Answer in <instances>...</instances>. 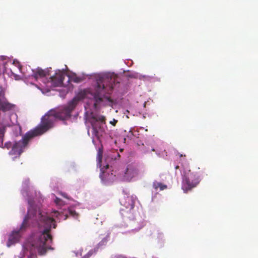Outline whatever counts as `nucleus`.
<instances>
[{
  "mask_svg": "<svg viewBox=\"0 0 258 258\" xmlns=\"http://www.w3.org/2000/svg\"><path fill=\"white\" fill-rule=\"evenodd\" d=\"M80 99L74 97L67 105L50 110L41 118V123L33 130L27 132L22 140L16 142L12 147L9 154L13 156L12 159H19L21 154L26 148L29 142L33 138L41 135L53 126L56 119L65 120L71 117L72 112L76 107Z\"/></svg>",
  "mask_w": 258,
  "mask_h": 258,
  "instance_id": "f257e3e1",
  "label": "nucleus"
},
{
  "mask_svg": "<svg viewBox=\"0 0 258 258\" xmlns=\"http://www.w3.org/2000/svg\"><path fill=\"white\" fill-rule=\"evenodd\" d=\"M36 220L39 226H43L45 229L39 236L35 237L31 242L32 246L31 250H37L39 254L44 255L49 249H53L49 243L52 242V237L49 234L50 229L52 227L55 228V221L52 218L48 217L45 213L33 212L30 209L28 210L27 215L25 216L20 228L18 230L13 231L9 235L8 246L19 241L21 234L29 227V221Z\"/></svg>",
  "mask_w": 258,
  "mask_h": 258,
  "instance_id": "f03ea898",
  "label": "nucleus"
},
{
  "mask_svg": "<svg viewBox=\"0 0 258 258\" xmlns=\"http://www.w3.org/2000/svg\"><path fill=\"white\" fill-rule=\"evenodd\" d=\"M96 86L95 89L94 106L97 108L98 105L103 101V99L110 102L112 100L108 96L113 88L119 83V77L114 74L99 75L96 78Z\"/></svg>",
  "mask_w": 258,
  "mask_h": 258,
  "instance_id": "7ed1b4c3",
  "label": "nucleus"
},
{
  "mask_svg": "<svg viewBox=\"0 0 258 258\" xmlns=\"http://www.w3.org/2000/svg\"><path fill=\"white\" fill-rule=\"evenodd\" d=\"M15 105L10 103L5 97V91L0 86V147L3 144V138L6 127L10 126L12 123L11 118Z\"/></svg>",
  "mask_w": 258,
  "mask_h": 258,
  "instance_id": "20e7f679",
  "label": "nucleus"
},
{
  "mask_svg": "<svg viewBox=\"0 0 258 258\" xmlns=\"http://www.w3.org/2000/svg\"><path fill=\"white\" fill-rule=\"evenodd\" d=\"M198 171H192L189 170L185 172L182 180V188L184 192H187L196 187L200 182L201 171L198 168Z\"/></svg>",
  "mask_w": 258,
  "mask_h": 258,
  "instance_id": "39448f33",
  "label": "nucleus"
},
{
  "mask_svg": "<svg viewBox=\"0 0 258 258\" xmlns=\"http://www.w3.org/2000/svg\"><path fill=\"white\" fill-rule=\"evenodd\" d=\"M105 117L103 116H92L90 123L93 130V135L99 140L105 132Z\"/></svg>",
  "mask_w": 258,
  "mask_h": 258,
  "instance_id": "423d86ee",
  "label": "nucleus"
},
{
  "mask_svg": "<svg viewBox=\"0 0 258 258\" xmlns=\"http://www.w3.org/2000/svg\"><path fill=\"white\" fill-rule=\"evenodd\" d=\"M65 78V75L60 71L58 70L55 73L54 75L51 76L49 79L44 82L46 84H50V86L56 87L63 86V81Z\"/></svg>",
  "mask_w": 258,
  "mask_h": 258,
  "instance_id": "0eeeda50",
  "label": "nucleus"
},
{
  "mask_svg": "<svg viewBox=\"0 0 258 258\" xmlns=\"http://www.w3.org/2000/svg\"><path fill=\"white\" fill-rule=\"evenodd\" d=\"M139 174V170L135 166L128 165L124 172L123 179L126 181H131Z\"/></svg>",
  "mask_w": 258,
  "mask_h": 258,
  "instance_id": "6e6552de",
  "label": "nucleus"
},
{
  "mask_svg": "<svg viewBox=\"0 0 258 258\" xmlns=\"http://www.w3.org/2000/svg\"><path fill=\"white\" fill-rule=\"evenodd\" d=\"M33 74L32 77L35 79L37 80L39 78L43 79L44 77L50 75V69H46L43 70L40 68H38L35 71H33Z\"/></svg>",
  "mask_w": 258,
  "mask_h": 258,
  "instance_id": "1a4fd4ad",
  "label": "nucleus"
},
{
  "mask_svg": "<svg viewBox=\"0 0 258 258\" xmlns=\"http://www.w3.org/2000/svg\"><path fill=\"white\" fill-rule=\"evenodd\" d=\"M120 203L121 205L130 210L133 209L135 206V201L131 196L124 197L120 200Z\"/></svg>",
  "mask_w": 258,
  "mask_h": 258,
  "instance_id": "9d476101",
  "label": "nucleus"
},
{
  "mask_svg": "<svg viewBox=\"0 0 258 258\" xmlns=\"http://www.w3.org/2000/svg\"><path fill=\"white\" fill-rule=\"evenodd\" d=\"M153 186L156 190H157V189L159 188L161 190H163L167 188V186L166 185L156 181L153 182Z\"/></svg>",
  "mask_w": 258,
  "mask_h": 258,
  "instance_id": "9b49d317",
  "label": "nucleus"
},
{
  "mask_svg": "<svg viewBox=\"0 0 258 258\" xmlns=\"http://www.w3.org/2000/svg\"><path fill=\"white\" fill-rule=\"evenodd\" d=\"M71 81L74 83H78L81 82L82 81V79L80 77L75 76L72 77Z\"/></svg>",
  "mask_w": 258,
  "mask_h": 258,
  "instance_id": "f8f14e48",
  "label": "nucleus"
},
{
  "mask_svg": "<svg viewBox=\"0 0 258 258\" xmlns=\"http://www.w3.org/2000/svg\"><path fill=\"white\" fill-rule=\"evenodd\" d=\"M69 213H70V214L71 215H72L73 217H75V216H78L77 213L74 210H70L69 211Z\"/></svg>",
  "mask_w": 258,
  "mask_h": 258,
  "instance_id": "ddd939ff",
  "label": "nucleus"
},
{
  "mask_svg": "<svg viewBox=\"0 0 258 258\" xmlns=\"http://www.w3.org/2000/svg\"><path fill=\"white\" fill-rule=\"evenodd\" d=\"M8 65V63L7 62H5L4 63V73H9L8 72V69H7V66Z\"/></svg>",
  "mask_w": 258,
  "mask_h": 258,
  "instance_id": "4468645a",
  "label": "nucleus"
},
{
  "mask_svg": "<svg viewBox=\"0 0 258 258\" xmlns=\"http://www.w3.org/2000/svg\"><path fill=\"white\" fill-rule=\"evenodd\" d=\"M17 64L18 66V68L19 71L21 72L23 74H25V73L23 71V67L20 66L19 62H17Z\"/></svg>",
  "mask_w": 258,
  "mask_h": 258,
  "instance_id": "2eb2a0df",
  "label": "nucleus"
},
{
  "mask_svg": "<svg viewBox=\"0 0 258 258\" xmlns=\"http://www.w3.org/2000/svg\"><path fill=\"white\" fill-rule=\"evenodd\" d=\"M11 147V143H6L5 145V147L9 149Z\"/></svg>",
  "mask_w": 258,
  "mask_h": 258,
  "instance_id": "dca6fc26",
  "label": "nucleus"
},
{
  "mask_svg": "<svg viewBox=\"0 0 258 258\" xmlns=\"http://www.w3.org/2000/svg\"><path fill=\"white\" fill-rule=\"evenodd\" d=\"M101 158H102V155L100 154H98V159L99 162L101 161Z\"/></svg>",
  "mask_w": 258,
  "mask_h": 258,
  "instance_id": "f3484780",
  "label": "nucleus"
},
{
  "mask_svg": "<svg viewBox=\"0 0 258 258\" xmlns=\"http://www.w3.org/2000/svg\"><path fill=\"white\" fill-rule=\"evenodd\" d=\"M61 195L65 198L69 199V198L68 197L66 193H61Z\"/></svg>",
  "mask_w": 258,
  "mask_h": 258,
  "instance_id": "a211bd4d",
  "label": "nucleus"
},
{
  "mask_svg": "<svg viewBox=\"0 0 258 258\" xmlns=\"http://www.w3.org/2000/svg\"><path fill=\"white\" fill-rule=\"evenodd\" d=\"M60 199L58 198H56L55 200V202L57 204H58L60 203Z\"/></svg>",
  "mask_w": 258,
  "mask_h": 258,
  "instance_id": "6ab92c4d",
  "label": "nucleus"
},
{
  "mask_svg": "<svg viewBox=\"0 0 258 258\" xmlns=\"http://www.w3.org/2000/svg\"><path fill=\"white\" fill-rule=\"evenodd\" d=\"M117 122V120H114L113 122H110L111 124L113 125H115L116 123Z\"/></svg>",
  "mask_w": 258,
  "mask_h": 258,
  "instance_id": "aec40b11",
  "label": "nucleus"
},
{
  "mask_svg": "<svg viewBox=\"0 0 258 258\" xmlns=\"http://www.w3.org/2000/svg\"><path fill=\"white\" fill-rule=\"evenodd\" d=\"M179 168V166H178V165H177V166H175V169H178Z\"/></svg>",
  "mask_w": 258,
  "mask_h": 258,
  "instance_id": "412c9836",
  "label": "nucleus"
},
{
  "mask_svg": "<svg viewBox=\"0 0 258 258\" xmlns=\"http://www.w3.org/2000/svg\"><path fill=\"white\" fill-rule=\"evenodd\" d=\"M11 72H12V74H14V73L12 72V70H11Z\"/></svg>",
  "mask_w": 258,
  "mask_h": 258,
  "instance_id": "4be33fe9",
  "label": "nucleus"
},
{
  "mask_svg": "<svg viewBox=\"0 0 258 258\" xmlns=\"http://www.w3.org/2000/svg\"><path fill=\"white\" fill-rule=\"evenodd\" d=\"M23 164V162H21L20 164L21 165V164Z\"/></svg>",
  "mask_w": 258,
  "mask_h": 258,
  "instance_id": "5701e85b",
  "label": "nucleus"
}]
</instances>
